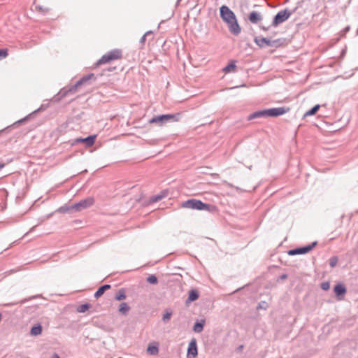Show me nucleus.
Wrapping results in <instances>:
<instances>
[{"mask_svg":"<svg viewBox=\"0 0 358 358\" xmlns=\"http://www.w3.org/2000/svg\"><path fill=\"white\" fill-rule=\"evenodd\" d=\"M220 13L222 20L227 24L229 31L232 34L238 36L241 33V28L234 13L227 6H222L220 8Z\"/></svg>","mask_w":358,"mask_h":358,"instance_id":"nucleus-1","label":"nucleus"},{"mask_svg":"<svg viewBox=\"0 0 358 358\" xmlns=\"http://www.w3.org/2000/svg\"><path fill=\"white\" fill-rule=\"evenodd\" d=\"M92 79L95 80V76L94 73H89L87 75L83 76L73 85L69 87H66L62 88L57 94V96H59L57 99L60 100L69 94H75L76 92H78V88L81 86L90 85V80Z\"/></svg>","mask_w":358,"mask_h":358,"instance_id":"nucleus-2","label":"nucleus"},{"mask_svg":"<svg viewBox=\"0 0 358 358\" xmlns=\"http://www.w3.org/2000/svg\"><path fill=\"white\" fill-rule=\"evenodd\" d=\"M182 206L186 208L196 209V210H204L210 211L211 208H215L213 206L205 203L200 200L192 199L184 201L182 203Z\"/></svg>","mask_w":358,"mask_h":358,"instance_id":"nucleus-3","label":"nucleus"},{"mask_svg":"<svg viewBox=\"0 0 358 358\" xmlns=\"http://www.w3.org/2000/svg\"><path fill=\"white\" fill-rule=\"evenodd\" d=\"M180 116V113L177 114H166L153 117L150 120V124H158L159 125H163L166 122H174L179 120Z\"/></svg>","mask_w":358,"mask_h":358,"instance_id":"nucleus-4","label":"nucleus"},{"mask_svg":"<svg viewBox=\"0 0 358 358\" xmlns=\"http://www.w3.org/2000/svg\"><path fill=\"white\" fill-rule=\"evenodd\" d=\"M122 57V52L120 49H114L103 55L95 64L96 66L108 63L113 60L119 59Z\"/></svg>","mask_w":358,"mask_h":358,"instance_id":"nucleus-5","label":"nucleus"},{"mask_svg":"<svg viewBox=\"0 0 358 358\" xmlns=\"http://www.w3.org/2000/svg\"><path fill=\"white\" fill-rule=\"evenodd\" d=\"M292 15V13L288 9H285L279 11L274 17L272 22L273 27H277L280 24L285 22Z\"/></svg>","mask_w":358,"mask_h":358,"instance_id":"nucleus-6","label":"nucleus"},{"mask_svg":"<svg viewBox=\"0 0 358 358\" xmlns=\"http://www.w3.org/2000/svg\"><path fill=\"white\" fill-rule=\"evenodd\" d=\"M94 199L92 197H87L79 202L73 204V208L75 212H79L84 209L88 208L94 204Z\"/></svg>","mask_w":358,"mask_h":358,"instance_id":"nucleus-7","label":"nucleus"},{"mask_svg":"<svg viewBox=\"0 0 358 358\" xmlns=\"http://www.w3.org/2000/svg\"><path fill=\"white\" fill-rule=\"evenodd\" d=\"M280 41V39L271 41V40H269L267 38H264V37H255V43L260 48L273 47V46L277 47L279 44Z\"/></svg>","mask_w":358,"mask_h":358,"instance_id":"nucleus-8","label":"nucleus"},{"mask_svg":"<svg viewBox=\"0 0 358 358\" xmlns=\"http://www.w3.org/2000/svg\"><path fill=\"white\" fill-rule=\"evenodd\" d=\"M317 244V242L315 241L308 245L290 250L288 251L287 253L289 255H291V256L296 255H303V254L308 253L310 251H311Z\"/></svg>","mask_w":358,"mask_h":358,"instance_id":"nucleus-9","label":"nucleus"},{"mask_svg":"<svg viewBox=\"0 0 358 358\" xmlns=\"http://www.w3.org/2000/svg\"><path fill=\"white\" fill-rule=\"evenodd\" d=\"M289 108L279 107L266 109L268 117H278L289 111Z\"/></svg>","mask_w":358,"mask_h":358,"instance_id":"nucleus-10","label":"nucleus"},{"mask_svg":"<svg viewBox=\"0 0 358 358\" xmlns=\"http://www.w3.org/2000/svg\"><path fill=\"white\" fill-rule=\"evenodd\" d=\"M197 345L196 339L193 338L189 343L187 356H192L194 358L197 355Z\"/></svg>","mask_w":358,"mask_h":358,"instance_id":"nucleus-11","label":"nucleus"},{"mask_svg":"<svg viewBox=\"0 0 358 358\" xmlns=\"http://www.w3.org/2000/svg\"><path fill=\"white\" fill-rule=\"evenodd\" d=\"M96 137V135H91L84 138H78L76 141L85 143L87 147H91L94 145Z\"/></svg>","mask_w":358,"mask_h":358,"instance_id":"nucleus-12","label":"nucleus"},{"mask_svg":"<svg viewBox=\"0 0 358 358\" xmlns=\"http://www.w3.org/2000/svg\"><path fill=\"white\" fill-rule=\"evenodd\" d=\"M147 353L150 355H157L159 353V343L157 342L151 343L147 348Z\"/></svg>","mask_w":358,"mask_h":358,"instance_id":"nucleus-13","label":"nucleus"},{"mask_svg":"<svg viewBox=\"0 0 358 358\" xmlns=\"http://www.w3.org/2000/svg\"><path fill=\"white\" fill-rule=\"evenodd\" d=\"M266 117H268L266 109L254 112L253 113L250 114L248 116V120H252L254 119Z\"/></svg>","mask_w":358,"mask_h":358,"instance_id":"nucleus-14","label":"nucleus"},{"mask_svg":"<svg viewBox=\"0 0 358 358\" xmlns=\"http://www.w3.org/2000/svg\"><path fill=\"white\" fill-rule=\"evenodd\" d=\"M248 20H250V22L253 24H257L258 22L262 20V16L260 13L256 11H252L248 15Z\"/></svg>","mask_w":358,"mask_h":358,"instance_id":"nucleus-15","label":"nucleus"},{"mask_svg":"<svg viewBox=\"0 0 358 358\" xmlns=\"http://www.w3.org/2000/svg\"><path fill=\"white\" fill-rule=\"evenodd\" d=\"M334 291L336 295L339 297L346 293V288L343 284L338 283L334 287Z\"/></svg>","mask_w":358,"mask_h":358,"instance_id":"nucleus-16","label":"nucleus"},{"mask_svg":"<svg viewBox=\"0 0 358 358\" xmlns=\"http://www.w3.org/2000/svg\"><path fill=\"white\" fill-rule=\"evenodd\" d=\"M110 288V285H107V284L101 286L100 287H99V289L94 293V297L96 299L99 298L100 296H101L104 294V292L106 290L109 289Z\"/></svg>","mask_w":358,"mask_h":358,"instance_id":"nucleus-17","label":"nucleus"},{"mask_svg":"<svg viewBox=\"0 0 358 358\" xmlns=\"http://www.w3.org/2000/svg\"><path fill=\"white\" fill-rule=\"evenodd\" d=\"M199 297V292L196 289H192L189 292V296L187 300V303L192 302L198 299Z\"/></svg>","mask_w":358,"mask_h":358,"instance_id":"nucleus-18","label":"nucleus"},{"mask_svg":"<svg viewBox=\"0 0 358 358\" xmlns=\"http://www.w3.org/2000/svg\"><path fill=\"white\" fill-rule=\"evenodd\" d=\"M73 208V205H71V206L64 205L63 206L59 207L57 210V211L60 213H71L75 212L74 208Z\"/></svg>","mask_w":358,"mask_h":358,"instance_id":"nucleus-19","label":"nucleus"},{"mask_svg":"<svg viewBox=\"0 0 358 358\" xmlns=\"http://www.w3.org/2000/svg\"><path fill=\"white\" fill-rule=\"evenodd\" d=\"M130 307L128 306V304L125 302H122L120 303V306H119V309H118V311L124 315H126L128 312L130 310Z\"/></svg>","mask_w":358,"mask_h":358,"instance_id":"nucleus-20","label":"nucleus"},{"mask_svg":"<svg viewBox=\"0 0 358 358\" xmlns=\"http://www.w3.org/2000/svg\"><path fill=\"white\" fill-rule=\"evenodd\" d=\"M42 332V327L40 324H37L31 327L30 330V334L31 336H38L40 335Z\"/></svg>","mask_w":358,"mask_h":358,"instance_id":"nucleus-21","label":"nucleus"},{"mask_svg":"<svg viewBox=\"0 0 358 358\" xmlns=\"http://www.w3.org/2000/svg\"><path fill=\"white\" fill-rule=\"evenodd\" d=\"M205 324L204 320H201V322H196L193 327V330L196 333H200L203 329V326Z\"/></svg>","mask_w":358,"mask_h":358,"instance_id":"nucleus-22","label":"nucleus"},{"mask_svg":"<svg viewBox=\"0 0 358 358\" xmlns=\"http://www.w3.org/2000/svg\"><path fill=\"white\" fill-rule=\"evenodd\" d=\"M166 196V193L164 192H161L160 194H157V195H155V196H152L150 197V201L151 203H155V202H157L160 200H162L163 198H164L165 196Z\"/></svg>","mask_w":358,"mask_h":358,"instance_id":"nucleus-23","label":"nucleus"},{"mask_svg":"<svg viewBox=\"0 0 358 358\" xmlns=\"http://www.w3.org/2000/svg\"><path fill=\"white\" fill-rule=\"evenodd\" d=\"M127 297L125 291L124 289H119L118 292L115 294V299L117 301H122L125 299Z\"/></svg>","mask_w":358,"mask_h":358,"instance_id":"nucleus-24","label":"nucleus"},{"mask_svg":"<svg viewBox=\"0 0 358 358\" xmlns=\"http://www.w3.org/2000/svg\"><path fill=\"white\" fill-rule=\"evenodd\" d=\"M320 105H315V106H313L310 110H308L305 114H304V116L305 117H307V116H311V115H315L317 111L318 110L320 109Z\"/></svg>","mask_w":358,"mask_h":358,"instance_id":"nucleus-25","label":"nucleus"},{"mask_svg":"<svg viewBox=\"0 0 358 358\" xmlns=\"http://www.w3.org/2000/svg\"><path fill=\"white\" fill-rule=\"evenodd\" d=\"M91 307V305L89 304V303H85V304H82L80 306H79L78 308H77V311L78 313H85L86 310H87L90 308Z\"/></svg>","mask_w":358,"mask_h":358,"instance_id":"nucleus-26","label":"nucleus"},{"mask_svg":"<svg viewBox=\"0 0 358 358\" xmlns=\"http://www.w3.org/2000/svg\"><path fill=\"white\" fill-rule=\"evenodd\" d=\"M236 68V66L234 62L229 64L223 69V71L225 73H229L231 70H234Z\"/></svg>","mask_w":358,"mask_h":358,"instance_id":"nucleus-27","label":"nucleus"},{"mask_svg":"<svg viewBox=\"0 0 358 358\" xmlns=\"http://www.w3.org/2000/svg\"><path fill=\"white\" fill-rule=\"evenodd\" d=\"M152 35V31H148L145 33V34L141 37L140 40V44L141 45V48L144 46V44L145 43L146 37Z\"/></svg>","mask_w":358,"mask_h":358,"instance_id":"nucleus-28","label":"nucleus"},{"mask_svg":"<svg viewBox=\"0 0 358 358\" xmlns=\"http://www.w3.org/2000/svg\"><path fill=\"white\" fill-rule=\"evenodd\" d=\"M31 115V114H29L27 116H26L25 117L15 122V123H13L12 124V127H16V126H18L20 124H22L26 122L27 121H28V120L29 119Z\"/></svg>","mask_w":358,"mask_h":358,"instance_id":"nucleus-29","label":"nucleus"},{"mask_svg":"<svg viewBox=\"0 0 358 358\" xmlns=\"http://www.w3.org/2000/svg\"><path fill=\"white\" fill-rule=\"evenodd\" d=\"M146 281L150 283V284H157L158 282V280H157V278L155 275H149L147 279H146Z\"/></svg>","mask_w":358,"mask_h":358,"instance_id":"nucleus-30","label":"nucleus"},{"mask_svg":"<svg viewBox=\"0 0 358 358\" xmlns=\"http://www.w3.org/2000/svg\"><path fill=\"white\" fill-rule=\"evenodd\" d=\"M338 257L336 256H333L331 257L330 259H329V265L331 268H334L336 266L337 263H338Z\"/></svg>","mask_w":358,"mask_h":358,"instance_id":"nucleus-31","label":"nucleus"},{"mask_svg":"<svg viewBox=\"0 0 358 358\" xmlns=\"http://www.w3.org/2000/svg\"><path fill=\"white\" fill-rule=\"evenodd\" d=\"M171 315H172L171 311H166V313H164L162 317L163 322H167L170 320Z\"/></svg>","mask_w":358,"mask_h":358,"instance_id":"nucleus-32","label":"nucleus"},{"mask_svg":"<svg viewBox=\"0 0 358 358\" xmlns=\"http://www.w3.org/2000/svg\"><path fill=\"white\" fill-rule=\"evenodd\" d=\"M8 56L7 49H0V59L6 58Z\"/></svg>","mask_w":358,"mask_h":358,"instance_id":"nucleus-33","label":"nucleus"},{"mask_svg":"<svg viewBox=\"0 0 358 358\" xmlns=\"http://www.w3.org/2000/svg\"><path fill=\"white\" fill-rule=\"evenodd\" d=\"M350 27L347 26L345 27L341 31V36L343 37L345 36V34L350 31Z\"/></svg>","mask_w":358,"mask_h":358,"instance_id":"nucleus-34","label":"nucleus"},{"mask_svg":"<svg viewBox=\"0 0 358 358\" xmlns=\"http://www.w3.org/2000/svg\"><path fill=\"white\" fill-rule=\"evenodd\" d=\"M321 288L323 290H328L329 289V283L328 282H322L321 284Z\"/></svg>","mask_w":358,"mask_h":358,"instance_id":"nucleus-35","label":"nucleus"},{"mask_svg":"<svg viewBox=\"0 0 358 358\" xmlns=\"http://www.w3.org/2000/svg\"><path fill=\"white\" fill-rule=\"evenodd\" d=\"M36 9L39 10V11H42L43 13H46L48 9V8H43L42 6H36Z\"/></svg>","mask_w":358,"mask_h":358,"instance_id":"nucleus-36","label":"nucleus"},{"mask_svg":"<svg viewBox=\"0 0 358 358\" xmlns=\"http://www.w3.org/2000/svg\"><path fill=\"white\" fill-rule=\"evenodd\" d=\"M264 305H266V303L265 301H262L259 303L257 308H266L263 306Z\"/></svg>","mask_w":358,"mask_h":358,"instance_id":"nucleus-37","label":"nucleus"},{"mask_svg":"<svg viewBox=\"0 0 358 358\" xmlns=\"http://www.w3.org/2000/svg\"><path fill=\"white\" fill-rule=\"evenodd\" d=\"M50 358H60L57 353H54Z\"/></svg>","mask_w":358,"mask_h":358,"instance_id":"nucleus-38","label":"nucleus"},{"mask_svg":"<svg viewBox=\"0 0 358 358\" xmlns=\"http://www.w3.org/2000/svg\"><path fill=\"white\" fill-rule=\"evenodd\" d=\"M287 278V274H283L280 276V279H282V280L286 279Z\"/></svg>","mask_w":358,"mask_h":358,"instance_id":"nucleus-39","label":"nucleus"},{"mask_svg":"<svg viewBox=\"0 0 358 358\" xmlns=\"http://www.w3.org/2000/svg\"><path fill=\"white\" fill-rule=\"evenodd\" d=\"M260 28L264 31H267L268 29V27H266L264 26H261Z\"/></svg>","mask_w":358,"mask_h":358,"instance_id":"nucleus-40","label":"nucleus"},{"mask_svg":"<svg viewBox=\"0 0 358 358\" xmlns=\"http://www.w3.org/2000/svg\"><path fill=\"white\" fill-rule=\"evenodd\" d=\"M116 69V67H113V68H110L108 69V71H112L113 70H115Z\"/></svg>","mask_w":358,"mask_h":358,"instance_id":"nucleus-41","label":"nucleus"},{"mask_svg":"<svg viewBox=\"0 0 358 358\" xmlns=\"http://www.w3.org/2000/svg\"><path fill=\"white\" fill-rule=\"evenodd\" d=\"M4 166L3 164H0V169H2Z\"/></svg>","mask_w":358,"mask_h":358,"instance_id":"nucleus-42","label":"nucleus"},{"mask_svg":"<svg viewBox=\"0 0 358 358\" xmlns=\"http://www.w3.org/2000/svg\"><path fill=\"white\" fill-rule=\"evenodd\" d=\"M243 348V345H240V346L238 347V349L239 350H241Z\"/></svg>","mask_w":358,"mask_h":358,"instance_id":"nucleus-43","label":"nucleus"},{"mask_svg":"<svg viewBox=\"0 0 358 358\" xmlns=\"http://www.w3.org/2000/svg\"><path fill=\"white\" fill-rule=\"evenodd\" d=\"M27 301V299H24V300L21 301V303H23L26 302Z\"/></svg>","mask_w":358,"mask_h":358,"instance_id":"nucleus-44","label":"nucleus"},{"mask_svg":"<svg viewBox=\"0 0 358 358\" xmlns=\"http://www.w3.org/2000/svg\"><path fill=\"white\" fill-rule=\"evenodd\" d=\"M3 131V130L0 131V134H1Z\"/></svg>","mask_w":358,"mask_h":358,"instance_id":"nucleus-45","label":"nucleus"}]
</instances>
